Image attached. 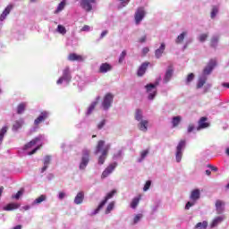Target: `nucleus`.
Instances as JSON below:
<instances>
[{
  "label": "nucleus",
  "mask_w": 229,
  "mask_h": 229,
  "mask_svg": "<svg viewBox=\"0 0 229 229\" xmlns=\"http://www.w3.org/2000/svg\"><path fill=\"white\" fill-rule=\"evenodd\" d=\"M148 126H149V121L148 119L141 120L138 123V129L140 131H143V133H146L148 131Z\"/></svg>",
  "instance_id": "9b49d317"
},
{
  "label": "nucleus",
  "mask_w": 229,
  "mask_h": 229,
  "mask_svg": "<svg viewBox=\"0 0 229 229\" xmlns=\"http://www.w3.org/2000/svg\"><path fill=\"white\" fill-rule=\"evenodd\" d=\"M114 207H115V203L114 202H111L107 205V208L106 209V214H110V212H112L114 210Z\"/></svg>",
  "instance_id": "37998d69"
},
{
  "label": "nucleus",
  "mask_w": 229,
  "mask_h": 229,
  "mask_svg": "<svg viewBox=\"0 0 229 229\" xmlns=\"http://www.w3.org/2000/svg\"><path fill=\"white\" fill-rule=\"evenodd\" d=\"M142 217H144V216L142 214L135 215V216L133 218L132 225H137L140 221V219H142Z\"/></svg>",
  "instance_id": "a19ab883"
},
{
  "label": "nucleus",
  "mask_w": 229,
  "mask_h": 229,
  "mask_svg": "<svg viewBox=\"0 0 229 229\" xmlns=\"http://www.w3.org/2000/svg\"><path fill=\"white\" fill-rule=\"evenodd\" d=\"M112 71V65H110L107 63H104L100 65L99 72H102L103 74Z\"/></svg>",
  "instance_id": "a878e982"
},
{
  "label": "nucleus",
  "mask_w": 229,
  "mask_h": 229,
  "mask_svg": "<svg viewBox=\"0 0 229 229\" xmlns=\"http://www.w3.org/2000/svg\"><path fill=\"white\" fill-rule=\"evenodd\" d=\"M26 111V103L22 102L21 104L18 105L16 112L19 115L24 114V112Z\"/></svg>",
  "instance_id": "7c9ffc66"
},
{
  "label": "nucleus",
  "mask_w": 229,
  "mask_h": 229,
  "mask_svg": "<svg viewBox=\"0 0 229 229\" xmlns=\"http://www.w3.org/2000/svg\"><path fill=\"white\" fill-rule=\"evenodd\" d=\"M225 219H226L225 215L215 217L210 225V228H216V226H217L218 225H221V223H223Z\"/></svg>",
  "instance_id": "2eb2a0df"
},
{
  "label": "nucleus",
  "mask_w": 229,
  "mask_h": 229,
  "mask_svg": "<svg viewBox=\"0 0 229 229\" xmlns=\"http://www.w3.org/2000/svg\"><path fill=\"white\" fill-rule=\"evenodd\" d=\"M64 6H65V2H61L57 6V12H62V10H64Z\"/></svg>",
  "instance_id": "4d7b16f0"
},
{
  "label": "nucleus",
  "mask_w": 229,
  "mask_h": 229,
  "mask_svg": "<svg viewBox=\"0 0 229 229\" xmlns=\"http://www.w3.org/2000/svg\"><path fill=\"white\" fill-rule=\"evenodd\" d=\"M121 3V6L124 7L129 4L131 0H118Z\"/></svg>",
  "instance_id": "6e6d98bb"
},
{
  "label": "nucleus",
  "mask_w": 229,
  "mask_h": 229,
  "mask_svg": "<svg viewBox=\"0 0 229 229\" xmlns=\"http://www.w3.org/2000/svg\"><path fill=\"white\" fill-rule=\"evenodd\" d=\"M191 40H187L184 44V46L182 47V50L185 51V49H187V47H189V44H191Z\"/></svg>",
  "instance_id": "e2e57ef3"
},
{
  "label": "nucleus",
  "mask_w": 229,
  "mask_h": 229,
  "mask_svg": "<svg viewBox=\"0 0 229 229\" xmlns=\"http://www.w3.org/2000/svg\"><path fill=\"white\" fill-rule=\"evenodd\" d=\"M19 207H21V205L17 203H9L5 207H4V210H6V211L17 210Z\"/></svg>",
  "instance_id": "cd10ccee"
},
{
  "label": "nucleus",
  "mask_w": 229,
  "mask_h": 229,
  "mask_svg": "<svg viewBox=\"0 0 229 229\" xmlns=\"http://www.w3.org/2000/svg\"><path fill=\"white\" fill-rule=\"evenodd\" d=\"M117 162L111 163L102 173L101 178H108L115 171Z\"/></svg>",
  "instance_id": "9d476101"
},
{
  "label": "nucleus",
  "mask_w": 229,
  "mask_h": 229,
  "mask_svg": "<svg viewBox=\"0 0 229 229\" xmlns=\"http://www.w3.org/2000/svg\"><path fill=\"white\" fill-rule=\"evenodd\" d=\"M159 81H157L154 84L149 83L145 86V89L148 94V99L153 101L157 96V87H158Z\"/></svg>",
  "instance_id": "423d86ee"
},
{
  "label": "nucleus",
  "mask_w": 229,
  "mask_h": 229,
  "mask_svg": "<svg viewBox=\"0 0 229 229\" xmlns=\"http://www.w3.org/2000/svg\"><path fill=\"white\" fill-rule=\"evenodd\" d=\"M195 128H196V127L194 126V124L190 123V124L188 125V128H187V132H188V133H192V131H194Z\"/></svg>",
  "instance_id": "3c124183"
},
{
  "label": "nucleus",
  "mask_w": 229,
  "mask_h": 229,
  "mask_svg": "<svg viewBox=\"0 0 229 229\" xmlns=\"http://www.w3.org/2000/svg\"><path fill=\"white\" fill-rule=\"evenodd\" d=\"M195 205H196V201L194 200L188 201L185 205V210H189L191 207H194Z\"/></svg>",
  "instance_id": "de8ad7c7"
},
{
  "label": "nucleus",
  "mask_w": 229,
  "mask_h": 229,
  "mask_svg": "<svg viewBox=\"0 0 229 229\" xmlns=\"http://www.w3.org/2000/svg\"><path fill=\"white\" fill-rule=\"evenodd\" d=\"M44 139H46V136L44 135H38V137H36L34 140H32L30 142L27 143L23 149H30L31 148H33V146H37V144H38V146H37L34 149H32V151L28 152V155L31 156V155H35V153H37V151H38V149H40V148H42V140H44Z\"/></svg>",
  "instance_id": "7ed1b4c3"
},
{
  "label": "nucleus",
  "mask_w": 229,
  "mask_h": 229,
  "mask_svg": "<svg viewBox=\"0 0 229 229\" xmlns=\"http://www.w3.org/2000/svg\"><path fill=\"white\" fill-rule=\"evenodd\" d=\"M194 80V73H190L186 79V83H191Z\"/></svg>",
  "instance_id": "5fc2aeb1"
},
{
  "label": "nucleus",
  "mask_w": 229,
  "mask_h": 229,
  "mask_svg": "<svg viewBox=\"0 0 229 229\" xmlns=\"http://www.w3.org/2000/svg\"><path fill=\"white\" fill-rule=\"evenodd\" d=\"M105 124H106V120H102L98 124V130H103L105 127Z\"/></svg>",
  "instance_id": "603ef678"
},
{
  "label": "nucleus",
  "mask_w": 229,
  "mask_h": 229,
  "mask_svg": "<svg viewBox=\"0 0 229 229\" xmlns=\"http://www.w3.org/2000/svg\"><path fill=\"white\" fill-rule=\"evenodd\" d=\"M217 13H219V8H217V6H213L210 15L211 19H216Z\"/></svg>",
  "instance_id": "ea45409f"
},
{
  "label": "nucleus",
  "mask_w": 229,
  "mask_h": 229,
  "mask_svg": "<svg viewBox=\"0 0 229 229\" xmlns=\"http://www.w3.org/2000/svg\"><path fill=\"white\" fill-rule=\"evenodd\" d=\"M140 202V196L139 197H135L131 202V208H137V207H139V203Z\"/></svg>",
  "instance_id": "72a5a7b5"
},
{
  "label": "nucleus",
  "mask_w": 229,
  "mask_h": 229,
  "mask_svg": "<svg viewBox=\"0 0 229 229\" xmlns=\"http://www.w3.org/2000/svg\"><path fill=\"white\" fill-rule=\"evenodd\" d=\"M149 53V48L148 47H143L142 48V55H148Z\"/></svg>",
  "instance_id": "0e129e2a"
},
{
  "label": "nucleus",
  "mask_w": 229,
  "mask_h": 229,
  "mask_svg": "<svg viewBox=\"0 0 229 229\" xmlns=\"http://www.w3.org/2000/svg\"><path fill=\"white\" fill-rule=\"evenodd\" d=\"M149 155V150H143L140 152V157L138 159V162H143V160Z\"/></svg>",
  "instance_id": "e433bc0d"
},
{
  "label": "nucleus",
  "mask_w": 229,
  "mask_h": 229,
  "mask_svg": "<svg viewBox=\"0 0 229 229\" xmlns=\"http://www.w3.org/2000/svg\"><path fill=\"white\" fill-rule=\"evenodd\" d=\"M12 10H13V4H9L6 6V8L4 10V12L0 15V22H3V21H4V19H6L8 15H10V12H12Z\"/></svg>",
  "instance_id": "ddd939ff"
},
{
  "label": "nucleus",
  "mask_w": 229,
  "mask_h": 229,
  "mask_svg": "<svg viewBox=\"0 0 229 229\" xmlns=\"http://www.w3.org/2000/svg\"><path fill=\"white\" fill-rule=\"evenodd\" d=\"M149 187H151V181H147L143 187L144 192L149 191Z\"/></svg>",
  "instance_id": "8fccbe9b"
},
{
  "label": "nucleus",
  "mask_w": 229,
  "mask_h": 229,
  "mask_svg": "<svg viewBox=\"0 0 229 229\" xmlns=\"http://www.w3.org/2000/svg\"><path fill=\"white\" fill-rule=\"evenodd\" d=\"M208 120V118L207 117H201L199 121V127L197 128V130L199 131L205 128H208V126H210V123H207Z\"/></svg>",
  "instance_id": "412c9836"
},
{
  "label": "nucleus",
  "mask_w": 229,
  "mask_h": 229,
  "mask_svg": "<svg viewBox=\"0 0 229 229\" xmlns=\"http://www.w3.org/2000/svg\"><path fill=\"white\" fill-rule=\"evenodd\" d=\"M126 58V50H123L121 55H120V57H119V64H123V62H124V59Z\"/></svg>",
  "instance_id": "49530a36"
},
{
  "label": "nucleus",
  "mask_w": 229,
  "mask_h": 229,
  "mask_svg": "<svg viewBox=\"0 0 229 229\" xmlns=\"http://www.w3.org/2000/svg\"><path fill=\"white\" fill-rule=\"evenodd\" d=\"M207 38H208V33H203L199 36L198 40L203 43L207 40Z\"/></svg>",
  "instance_id": "c03bdc74"
},
{
  "label": "nucleus",
  "mask_w": 229,
  "mask_h": 229,
  "mask_svg": "<svg viewBox=\"0 0 229 229\" xmlns=\"http://www.w3.org/2000/svg\"><path fill=\"white\" fill-rule=\"evenodd\" d=\"M158 208H160V202H155L154 205L151 206L152 214H157Z\"/></svg>",
  "instance_id": "4c0bfd02"
},
{
  "label": "nucleus",
  "mask_w": 229,
  "mask_h": 229,
  "mask_svg": "<svg viewBox=\"0 0 229 229\" xmlns=\"http://www.w3.org/2000/svg\"><path fill=\"white\" fill-rule=\"evenodd\" d=\"M123 157V150H118L116 153L114 154L113 158L114 160H117Z\"/></svg>",
  "instance_id": "09e8293b"
},
{
  "label": "nucleus",
  "mask_w": 229,
  "mask_h": 229,
  "mask_svg": "<svg viewBox=\"0 0 229 229\" xmlns=\"http://www.w3.org/2000/svg\"><path fill=\"white\" fill-rule=\"evenodd\" d=\"M114 104V95L112 93H107L105 95L101 106L105 112H108L110 108H112V105Z\"/></svg>",
  "instance_id": "39448f33"
},
{
  "label": "nucleus",
  "mask_w": 229,
  "mask_h": 229,
  "mask_svg": "<svg viewBox=\"0 0 229 229\" xmlns=\"http://www.w3.org/2000/svg\"><path fill=\"white\" fill-rule=\"evenodd\" d=\"M201 196V192L199 191V189L193 190L190 195V199L191 201H198Z\"/></svg>",
  "instance_id": "4be33fe9"
},
{
  "label": "nucleus",
  "mask_w": 229,
  "mask_h": 229,
  "mask_svg": "<svg viewBox=\"0 0 229 229\" xmlns=\"http://www.w3.org/2000/svg\"><path fill=\"white\" fill-rule=\"evenodd\" d=\"M81 31H90V26L84 25L81 29Z\"/></svg>",
  "instance_id": "680f3d73"
},
{
  "label": "nucleus",
  "mask_w": 229,
  "mask_h": 229,
  "mask_svg": "<svg viewBox=\"0 0 229 229\" xmlns=\"http://www.w3.org/2000/svg\"><path fill=\"white\" fill-rule=\"evenodd\" d=\"M172 128H178V126H180V123H182V116L181 115H177V116H174L172 118Z\"/></svg>",
  "instance_id": "bb28decb"
},
{
  "label": "nucleus",
  "mask_w": 229,
  "mask_h": 229,
  "mask_svg": "<svg viewBox=\"0 0 229 229\" xmlns=\"http://www.w3.org/2000/svg\"><path fill=\"white\" fill-rule=\"evenodd\" d=\"M71 80H72V76L71 75V70L69 69V67H66L63 71V75L56 81V84L62 85L63 82H64V83H66V85H69V83H71Z\"/></svg>",
  "instance_id": "0eeeda50"
},
{
  "label": "nucleus",
  "mask_w": 229,
  "mask_h": 229,
  "mask_svg": "<svg viewBox=\"0 0 229 229\" xmlns=\"http://www.w3.org/2000/svg\"><path fill=\"white\" fill-rule=\"evenodd\" d=\"M77 55L76 54H70L68 56V60L70 62H76Z\"/></svg>",
  "instance_id": "864d4df0"
},
{
  "label": "nucleus",
  "mask_w": 229,
  "mask_h": 229,
  "mask_svg": "<svg viewBox=\"0 0 229 229\" xmlns=\"http://www.w3.org/2000/svg\"><path fill=\"white\" fill-rule=\"evenodd\" d=\"M208 226V222L207 221H203V222H199L196 225H195V229H207Z\"/></svg>",
  "instance_id": "f704fd0d"
},
{
  "label": "nucleus",
  "mask_w": 229,
  "mask_h": 229,
  "mask_svg": "<svg viewBox=\"0 0 229 229\" xmlns=\"http://www.w3.org/2000/svg\"><path fill=\"white\" fill-rule=\"evenodd\" d=\"M83 199H85V193L83 191H80L75 196L73 203L75 205H81V203H83Z\"/></svg>",
  "instance_id": "aec40b11"
},
{
  "label": "nucleus",
  "mask_w": 229,
  "mask_h": 229,
  "mask_svg": "<svg viewBox=\"0 0 229 229\" xmlns=\"http://www.w3.org/2000/svg\"><path fill=\"white\" fill-rule=\"evenodd\" d=\"M210 87H212V85H210V83H208L204 86V92H208V90L210 89Z\"/></svg>",
  "instance_id": "052dcab7"
},
{
  "label": "nucleus",
  "mask_w": 229,
  "mask_h": 229,
  "mask_svg": "<svg viewBox=\"0 0 229 229\" xmlns=\"http://www.w3.org/2000/svg\"><path fill=\"white\" fill-rule=\"evenodd\" d=\"M5 133H8V125H4L1 130H0V146L3 144V140H4V135Z\"/></svg>",
  "instance_id": "c756f323"
},
{
  "label": "nucleus",
  "mask_w": 229,
  "mask_h": 229,
  "mask_svg": "<svg viewBox=\"0 0 229 229\" xmlns=\"http://www.w3.org/2000/svg\"><path fill=\"white\" fill-rule=\"evenodd\" d=\"M49 117V112L47 111H43L39 114V116L34 121V124L37 126L40 124L43 121H46Z\"/></svg>",
  "instance_id": "f8f14e48"
},
{
  "label": "nucleus",
  "mask_w": 229,
  "mask_h": 229,
  "mask_svg": "<svg viewBox=\"0 0 229 229\" xmlns=\"http://www.w3.org/2000/svg\"><path fill=\"white\" fill-rule=\"evenodd\" d=\"M47 197L46 195H41L40 197H38V199H36L32 203H31V207H35V205H40V203H42L43 201H46Z\"/></svg>",
  "instance_id": "2f4dec72"
},
{
  "label": "nucleus",
  "mask_w": 229,
  "mask_h": 229,
  "mask_svg": "<svg viewBox=\"0 0 229 229\" xmlns=\"http://www.w3.org/2000/svg\"><path fill=\"white\" fill-rule=\"evenodd\" d=\"M24 194V189L20 190L15 195H13L12 198L14 199H19L21 196Z\"/></svg>",
  "instance_id": "a18cd8bd"
},
{
  "label": "nucleus",
  "mask_w": 229,
  "mask_h": 229,
  "mask_svg": "<svg viewBox=\"0 0 229 229\" xmlns=\"http://www.w3.org/2000/svg\"><path fill=\"white\" fill-rule=\"evenodd\" d=\"M115 192H116V191L113 190L112 191L107 193L106 196L105 197L104 200L101 201V203H104V205H106V203L108 202V199H112V198H114V195L115 194Z\"/></svg>",
  "instance_id": "473e14b6"
},
{
  "label": "nucleus",
  "mask_w": 229,
  "mask_h": 229,
  "mask_svg": "<svg viewBox=\"0 0 229 229\" xmlns=\"http://www.w3.org/2000/svg\"><path fill=\"white\" fill-rule=\"evenodd\" d=\"M188 32L183 31L175 39V44H182L183 40H185V37H187Z\"/></svg>",
  "instance_id": "c85d7f7f"
},
{
  "label": "nucleus",
  "mask_w": 229,
  "mask_h": 229,
  "mask_svg": "<svg viewBox=\"0 0 229 229\" xmlns=\"http://www.w3.org/2000/svg\"><path fill=\"white\" fill-rule=\"evenodd\" d=\"M89 162H90V150L89 148H84L82 149L81 162L79 165L80 171H85Z\"/></svg>",
  "instance_id": "20e7f679"
},
{
  "label": "nucleus",
  "mask_w": 229,
  "mask_h": 229,
  "mask_svg": "<svg viewBox=\"0 0 229 229\" xmlns=\"http://www.w3.org/2000/svg\"><path fill=\"white\" fill-rule=\"evenodd\" d=\"M225 201L221 199H217L216 201L215 207L217 214H223L225 212Z\"/></svg>",
  "instance_id": "4468645a"
},
{
  "label": "nucleus",
  "mask_w": 229,
  "mask_h": 229,
  "mask_svg": "<svg viewBox=\"0 0 229 229\" xmlns=\"http://www.w3.org/2000/svg\"><path fill=\"white\" fill-rule=\"evenodd\" d=\"M146 40H148V37L142 36L141 38H139L138 42H140V44H144V42H146Z\"/></svg>",
  "instance_id": "13d9d810"
},
{
  "label": "nucleus",
  "mask_w": 229,
  "mask_h": 229,
  "mask_svg": "<svg viewBox=\"0 0 229 229\" xmlns=\"http://www.w3.org/2000/svg\"><path fill=\"white\" fill-rule=\"evenodd\" d=\"M186 142L185 140L179 141L175 150V160L178 164L182 162V157H183V149H185Z\"/></svg>",
  "instance_id": "6e6552de"
},
{
  "label": "nucleus",
  "mask_w": 229,
  "mask_h": 229,
  "mask_svg": "<svg viewBox=\"0 0 229 229\" xmlns=\"http://www.w3.org/2000/svg\"><path fill=\"white\" fill-rule=\"evenodd\" d=\"M24 125V120L23 118H20L19 120H16L14 123L13 124V131H19L21 128Z\"/></svg>",
  "instance_id": "f3484780"
},
{
  "label": "nucleus",
  "mask_w": 229,
  "mask_h": 229,
  "mask_svg": "<svg viewBox=\"0 0 229 229\" xmlns=\"http://www.w3.org/2000/svg\"><path fill=\"white\" fill-rule=\"evenodd\" d=\"M83 60H85V59L83 58V56L77 55V57H76V60H75V61H77V62H83Z\"/></svg>",
  "instance_id": "338daca9"
},
{
  "label": "nucleus",
  "mask_w": 229,
  "mask_h": 229,
  "mask_svg": "<svg viewBox=\"0 0 229 229\" xmlns=\"http://www.w3.org/2000/svg\"><path fill=\"white\" fill-rule=\"evenodd\" d=\"M106 35H108V30L102 31V33L100 35V38H104V37H106Z\"/></svg>",
  "instance_id": "69168bd1"
},
{
  "label": "nucleus",
  "mask_w": 229,
  "mask_h": 229,
  "mask_svg": "<svg viewBox=\"0 0 229 229\" xmlns=\"http://www.w3.org/2000/svg\"><path fill=\"white\" fill-rule=\"evenodd\" d=\"M172 78H173V68L168 67L165 73L164 83H169Z\"/></svg>",
  "instance_id": "b1692460"
},
{
  "label": "nucleus",
  "mask_w": 229,
  "mask_h": 229,
  "mask_svg": "<svg viewBox=\"0 0 229 229\" xmlns=\"http://www.w3.org/2000/svg\"><path fill=\"white\" fill-rule=\"evenodd\" d=\"M219 44V36L215 35L211 38V47H216Z\"/></svg>",
  "instance_id": "c9c22d12"
},
{
  "label": "nucleus",
  "mask_w": 229,
  "mask_h": 229,
  "mask_svg": "<svg viewBox=\"0 0 229 229\" xmlns=\"http://www.w3.org/2000/svg\"><path fill=\"white\" fill-rule=\"evenodd\" d=\"M110 151V144L105 145V140H100L98 142L96 147L95 155H101L98 157V165H103L105 164V160H106V157H108V152Z\"/></svg>",
  "instance_id": "f03ea898"
},
{
  "label": "nucleus",
  "mask_w": 229,
  "mask_h": 229,
  "mask_svg": "<svg viewBox=\"0 0 229 229\" xmlns=\"http://www.w3.org/2000/svg\"><path fill=\"white\" fill-rule=\"evenodd\" d=\"M144 17H146V10L144 7H139L134 13L135 24L139 26L144 21Z\"/></svg>",
  "instance_id": "1a4fd4ad"
},
{
  "label": "nucleus",
  "mask_w": 229,
  "mask_h": 229,
  "mask_svg": "<svg viewBox=\"0 0 229 229\" xmlns=\"http://www.w3.org/2000/svg\"><path fill=\"white\" fill-rule=\"evenodd\" d=\"M134 119L138 123L140 121H144V113L142 112V109H136L134 113Z\"/></svg>",
  "instance_id": "393cba45"
},
{
  "label": "nucleus",
  "mask_w": 229,
  "mask_h": 229,
  "mask_svg": "<svg viewBox=\"0 0 229 229\" xmlns=\"http://www.w3.org/2000/svg\"><path fill=\"white\" fill-rule=\"evenodd\" d=\"M57 33L61 35H65L67 33V30L63 25H58L56 29Z\"/></svg>",
  "instance_id": "58836bf2"
},
{
  "label": "nucleus",
  "mask_w": 229,
  "mask_h": 229,
  "mask_svg": "<svg viewBox=\"0 0 229 229\" xmlns=\"http://www.w3.org/2000/svg\"><path fill=\"white\" fill-rule=\"evenodd\" d=\"M49 164H51V156H46L43 159V167L41 168V173H46L47 171V167H49Z\"/></svg>",
  "instance_id": "5701e85b"
},
{
  "label": "nucleus",
  "mask_w": 229,
  "mask_h": 229,
  "mask_svg": "<svg viewBox=\"0 0 229 229\" xmlns=\"http://www.w3.org/2000/svg\"><path fill=\"white\" fill-rule=\"evenodd\" d=\"M105 207V202H100L98 207L91 213V216H96V214H99V210Z\"/></svg>",
  "instance_id": "79ce46f5"
},
{
  "label": "nucleus",
  "mask_w": 229,
  "mask_h": 229,
  "mask_svg": "<svg viewBox=\"0 0 229 229\" xmlns=\"http://www.w3.org/2000/svg\"><path fill=\"white\" fill-rule=\"evenodd\" d=\"M99 99H100V98H99V97H97V98H96V100H94V101L90 104V106L88 107V110H87V112H86V114H87V115H90V114L94 112L96 106H98V103H99Z\"/></svg>",
  "instance_id": "dca6fc26"
},
{
  "label": "nucleus",
  "mask_w": 229,
  "mask_h": 229,
  "mask_svg": "<svg viewBox=\"0 0 229 229\" xmlns=\"http://www.w3.org/2000/svg\"><path fill=\"white\" fill-rule=\"evenodd\" d=\"M149 66V63H143L139 67L137 72V76L142 77L143 74H146V71H148V67Z\"/></svg>",
  "instance_id": "a211bd4d"
},
{
  "label": "nucleus",
  "mask_w": 229,
  "mask_h": 229,
  "mask_svg": "<svg viewBox=\"0 0 229 229\" xmlns=\"http://www.w3.org/2000/svg\"><path fill=\"white\" fill-rule=\"evenodd\" d=\"M216 65V62L214 59H211L207 66L203 69L202 73L199 76L198 81H197V89H203V86L205 83H207V80H208V76L212 74V72L214 71V68Z\"/></svg>",
  "instance_id": "f257e3e1"
},
{
  "label": "nucleus",
  "mask_w": 229,
  "mask_h": 229,
  "mask_svg": "<svg viewBox=\"0 0 229 229\" xmlns=\"http://www.w3.org/2000/svg\"><path fill=\"white\" fill-rule=\"evenodd\" d=\"M22 208H23V210H30V208H31V206H30V205L23 206Z\"/></svg>",
  "instance_id": "774afa93"
},
{
  "label": "nucleus",
  "mask_w": 229,
  "mask_h": 229,
  "mask_svg": "<svg viewBox=\"0 0 229 229\" xmlns=\"http://www.w3.org/2000/svg\"><path fill=\"white\" fill-rule=\"evenodd\" d=\"M65 198V192L60 191L58 194V199H64Z\"/></svg>",
  "instance_id": "bf43d9fd"
},
{
  "label": "nucleus",
  "mask_w": 229,
  "mask_h": 229,
  "mask_svg": "<svg viewBox=\"0 0 229 229\" xmlns=\"http://www.w3.org/2000/svg\"><path fill=\"white\" fill-rule=\"evenodd\" d=\"M165 51V43H161L160 47L155 51V57L159 59L162 58V55Z\"/></svg>",
  "instance_id": "6ab92c4d"
}]
</instances>
